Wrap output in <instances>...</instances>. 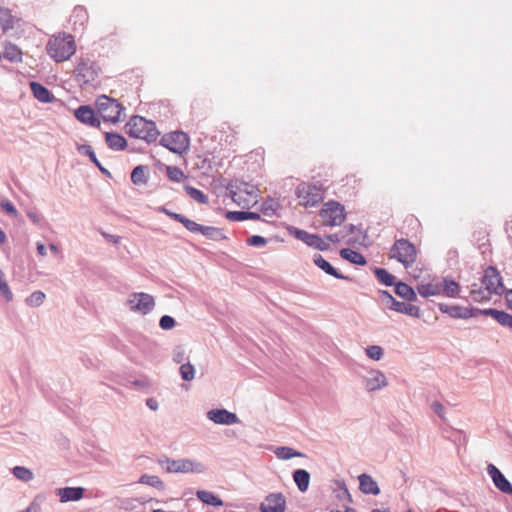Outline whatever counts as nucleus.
<instances>
[{
    "mask_svg": "<svg viewBox=\"0 0 512 512\" xmlns=\"http://www.w3.org/2000/svg\"><path fill=\"white\" fill-rule=\"evenodd\" d=\"M340 256L344 259L349 261L350 263L356 264V265H365L366 259L365 257L350 248H343L340 250Z\"/></svg>",
    "mask_w": 512,
    "mask_h": 512,
    "instance_id": "nucleus-31",
    "label": "nucleus"
},
{
    "mask_svg": "<svg viewBox=\"0 0 512 512\" xmlns=\"http://www.w3.org/2000/svg\"><path fill=\"white\" fill-rule=\"evenodd\" d=\"M167 176L174 182H181L185 178L184 172L175 166H167Z\"/></svg>",
    "mask_w": 512,
    "mask_h": 512,
    "instance_id": "nucleus-49",
    "label": "nucleus"
},
{
    "mask_svg": "<svg viewBox=\"0 0 512 512\" xmlns=\"http://www.w3.org/2000/svg\"><path fill=\"white\" fill-rule=\"evenodd\" d=\"M280 207L279 203L273 199L267 200L262 204V212L265 215H271L276 212V210Z\"/></svg>",
    "mask_w": 512,
    "mask_h": 512,
    "instance_id": "nucleus-52",
    "label": "nucleus"
},
{
    "mask_svg": "<svg viewBox=\"0 0 512 512\" xmlns=\"http://www.w3.org/2000/svg\"><path fill=\"white\" fill-rule=\"evenodd\" d=\"M103 236L109 240L110 242H113L115 244H117L120 240V237L119 236H116V235H110V234H107V233H103Z\"/></svg>",
    "mask_w": 512,
    "mask_h": 512,
    "instance_id": "nucleus-62",
    "label": "nucleus"
},
{
    "mask_svg": "<svg viewBox=\"0 0 512 512\" xmlns=\"http://www.w3.org/2000/svg\"><path fill=\"white\" fill-rule=\"evenodd\" d=\"M87 20L88 14L86 9L81 6L75 7L70 17V21L73 23V25H79L80 27H83Z\"/></svg>",
    "mask_w": 512,
    "mask_h": 512,
    "instance_id": "nucleus-39",
    "label": "nucleus"
},
{
    "mask_svg": "<svg viewBox=\"0 0 512 512\" xmlns=\"http://www.w3.org/2000/svg\"><path fill=\"white\" fill-rule=\"evenodd\" d=\"M2 58L12 62L17 63L22 60V52L18 48L17 45L7 42L4 44L3 52L1 54Z\"/></svg>",
    "mask_w": 512,
    "mask_h": 512,
    "instance_id": "nucleus-27",
    "label": "nucleus"
},
{
    "mask_svg": "<svg viewBox=\"0 0 512 512\" xmlns=\"http://www.w3.org/2000/svg\"><path fill=\"white\" fill-rule=\"evenodd\" d=\"M46 299V295L42 291H34L31 293L26 299L25 303L29 307H39L41 306Z\"/></svg>",
    "mask_w": 512,
    "mask_h": 512,
    "instance_id": "nucleus-44",
    "label": "nucleus"
},
{
    "mask_svg": "<svg viewBox=\"0 0 512 512\" xmlns=\"http://www.w3.org/2000/svg\"><path fill=\"white\" fill-rule=\"evenodd\" d=\"M77 120L91 127H100V120L97 118L95 111L87 105H82L75 110L74 113Z\"/></svg>",
    "mask_w": 512,
    "mask_h": 512,
    "instance_id": "nucleus-18",
    "label": "nucleus"
},
{
    "mask_svg": "<svg viewBox=\"0 0 512 512\" xmlns=\"http://www.w3.org/2000/svg\"><path fill=\"white\" fill-rule=\"evenodd\" d=\"M293 480L301 492H306L310 483V474L305 469H297L293 472Z\"/></svg>",
    "mask_w": 512,
    "mask_h": 512,
    "instance_id": "nucleus-28",
    "label": "nucleus"
},
{
    "mask_svg": "<svg viewBox=\"0 0 512 512\" xmlns=\"http://www.w3.org/2000/svg\"><path fill=\"white\" fill-rule=\"evenodd\" d=\"M0 28L5 32L14 28V17L8 8L0 6Z\"/></svg>",
    "mask_w": 512,
    "mask_h": 512,
    "instance_id": "nucleus-37",
    "label": "nucleus"
},
{
    "mask_svg": "<svg viewBox=\"0 0 512 512\" xmlns=\"http://www.w3.org/2000/svg\"><path fill=\"white\" fill-rule=\"evenodd\" d=\"M0 293L3 295V297L6 299L7 302H10L13 300V293L10 290V287L6 280L0 283Z\"/></svg>",
    "mask_w": 512,
    "mask_h": 512,
    "instance_id": "nucleus-55",
    "label": "nucleus"
},
{
    "mask_svg": "<svg viewBox=\"0 0 512 512\" xmlns=\"http://www.w3.org/2000/svg\"><path fill=\"white\" fill-rule=\"evenodd\" d=\"M328 244L319 236L318 241H316L314 248L324 251L328 249Z\"/></svg>",
    "mask_w": 512,
    "mask_h": 512,
    "instance_id": "nucleus-59",
    "label": "nucleus"
},
{
    "mask_svg": "<svg viewBox=\"0 0 512 512\" xmlns=\"http://www.w3.org/2000/svg\"><path fill=\"white\" fill-rule=\"evenodd\" d=\"M185 359V350L182 346H176L173 350V360L176 363H182Z\"/></svg>",
    "mask_w": 512,
    "mask_h": 512,
    "instance_id": "nucleus-56",
    "label": "nucleus"
},
{
    "mask_svg": "<svg viewBox=\"0 0 512 512\" xmlns=\"http://www.w3.org/2000/svg\"><path fill=\"white\" fill-rule=\"evenodd\" d=\"M184 188L187 194L198 203L206 204L208 202V197L201 190L189 185H186Z\"/></svg>",
    "mask_w": 512,
    "mask_h": 512,
    "instance_id": "nucleus-45",
    "label": "nucleus"
},
{
    "mask_svg": "<svg viewBox=\"0 0 512 512\" xmlns=\"http://www.w3.org/2000/svg\"><path fill=\"white\" fill-rule=\"evenodd\" d=\"M320 217L326 226H340L346 218L344 206L336 201L325 203L320 210Z\"/></svg>",
    "mask_w": 512,
    "mask_h": 512,
    "instance_id": "nucleus-9",
    "label": "nucleus"
},
{
    "mask_svg": "<svg viewBox=\"0 0 512 512\" xmlns=\"http://www.w3.org/2000/svg\"><path fill=\"white\" fill-rule=\"evenodd\" d=\"M381 297L387 308L390 310L409 315L411 317H420V308L418 306L397 301L388 291H380Z\"/></svg>",
    "mask_w": 512,
    "mask_h": 512,
    "instance_id": "nucleus-12",
    "label": "nucleus"
},
{
    "mask_svg": "<svg viewBox=\"0 0 512 512\" xmlns=\"http://www.w3.org/2000/svg\"><path fill=\"white\" fill-rule=\"evenodd\" d=\"M295 195L299 200V204L304 207H315L324 198V193L320 186L306 182H302L296 187Z\"/></svg>",
    "mask_w": 512,
    "mask_h": 512,
    "instance_id": "nucleus-6",
    "label": "nucleus"
},
{
    "mask_svg": "<svg viewBox=\"0 0 512 512\" xmlns=\"http://www.w3.org/2000/svg\"><path fill=\"white\" fill-rule=\"evenodd\" d=\"M395 293L406 301H415L417 295L414 289L404 282H396Z\"/></svg>",
    "mask_w": 512,
    "mask_h": 512,
    "instance_id": "nucleus-30",
    "label": "nucleus"
},
{
    "mask_svg": "<svg viewBox=\"0 0 512 512\" xmlns=\"http://www.w3.org/2000/svg\"><path fill=\"white\" fill-rule=\"evenodd\" d=\"M1 208L9 215L16 216L17 210L15 206L9 200H3L1 202Z\"/></svg>",
    "mask_w": 512,
    "mask_h": 512,
    "instance_id": "nucleus-57",
    "label": "nucleus"
},
{
    "mask_svg": "<svg viewBox=\"0 0 512 512\" xmlns=\"http://www.w3.org/2000/svg\"><path fill=\"white\" fill-rule=\"evenodd\" d=\"M146 405L151 409V410H157L158 408V404H157V401L153 398H149L147 399L146 401Z\"/></svg>",
    "mask_w": 512,
    "mask_h": 512,
    "instance_id": "nucleus-61",
    "label": "nucleus"
},
{
    "mask_svg": "<svg viewBox=\"0 0 512 512\" xmlns=\"http://www.w3.org/2000/svg\"><path fill=\"white\" fill-rule=\"evenodd\" d=\"M99 66L90 59L81 58L75 68V79L81 87L95 82L99 76Z\"/></svg>",
    "mask_w": 512,
    "mask_h": 512,
    "instance_id": "nucleus-8",
    "label": "nucleus"
},
{
    "mask_svg": "<svg viewBox=\"0 0 512 512\" xmlns=\"http://www.w3.org/2000/svg\"><path fill=\"white\" fill-rule=\"evenodd\" d=\"M486 470L493 484L499 491L507 495H512V484L494 464H488Z\"/></svg>",
    "mask_w": 512,
    "mask_h": 512,
    "instance_id": "nucleus-14",
    "label": "nucleus"
},
{
    "mask_svg": "<svg viewBox=\"0 0 512 512\" xmlns=\"http://www.w3.org/2000/svg\"><path fill=\"white\" fill-rule=\"evenodd\" d=\"M314 264L323 270L326 274L331 275L337 279L349 280L348 276L339 273L327 260L320 254H315L313 258Z\"/></svg>",
    "mask_w": 512,
    "mask_h": 512,
    "instance_id": "nucleus-23",
    "label": "nucleus"
},
{
    "mask_svg": "<svg viewBox=\"0 0 512 512\" xmlns=\"http://www.w3.org/2000/svg\"><path fill=\"white\" fill-rule=\"evenodd\" d=\"M127 304L131 311L146 315L154 309L155 300L148 293L136 292L129 296Z\"/></svg>",
    "mask_w": 512,
    "mask_h": 512,
    "instance_id": "nucleus-11",
    "label": "nucleus"
},
{
    "mask_svg": "<svg viewBox=\"0 0 512 512\" xmlns=\"http://www.w3.org/2000/svg\"><path fill=\"white\" fill-rule=\"evenodd\" d=\"M12 474L15 478L23 482H30L34 478L33 472L24 466H15L12 469Z\"/></svg>",
    "mask_w": 512,
    "mask_h": 512,
    "instance_id": "nucleus-43",
    "label": "nucleus"
},
{
    "mask_svg": "<svg viewBox=\"0 0 512 512\" xmlns=\"http://www.w3.org/2000/svg\"><path fill=\"white\" fill-rule=\"evenodd\" d=\"M139 483L149 485L158 490H163L165 487L163 481L156 475L143 474L139 479Z\"/></svg>",
    "mask_w": 512,
    "mask_h": 512,
    "instance_id": "nucleus-42",
    "label": "nucleus"
},
{
    "mask_svg": "<svg viewBox=\"0 0 512 512\" xmlns=\"http://www.w3.org/2000/svg\"><path fill=\"white\" fill-rule=\"evenodd\" d=\"M359 489L364 494L378 495L380 493L377 482L368 474L359 475Z\"/></svg>",
    "mask_w": 512,
    "mask_h": 512,
    "instance_id": "nucleus-21",
    "label": "nucleus"
},
{
    "mask_svg": "<svg viewBox=\"0 0 512 512\" xmlns=\"http://www.w3.org/2000/svg\"><path fill=\"white\" fill-rule=\"evenodd\" d=\"M365 352H366V355L372 359V360H375V361H379L382 359L383 355H384V350L381 346H378V345H371V346H368L366 349H365Z\"/></svg>",
    "mask_w": 512,
    "mask_h": 512,
    "instance_id": "nucleus-48",
    "label": "nucleus"
},
{
    "mask_svg": "<svg viewBox=\"0 0 512 512\" xmlns=\"http://www.w3.org/2000/svg\"><path fill=\"white\" fill-rule=\"evenodd\" d=\"M327 240L332 242V243H337L339 242V236L338 234H329L326 236Z\"/></svg>",
    "mask_w": 512,
    "mask_h": 512,
    "instance_id": "nucleus-64",
    "label": "nucleus"
},
{
    "mask_svg": "<svg viewBox=\"0 0 512 512\" xmlns=\"http://www.w3.org/2000/svg\"><path fill=\"white\" fill-rule=\"evenodd\" d=\"M490 311H498V310L494 309V308L478 309V308H468V307H466L465 312H467V315L465 316V319H468V318H471V317H476L479 314L491 317V314L488 313Z\"/></svg>",
    "mask_w": 512,
    "mask_h": 512,
    "instance_id": "nucleus-51",
    "label": "nucleus"
},
{
    "mask_svg": "<svg viewBox=\"0 0 512 512\" xmlns=\"http://www.w3.org/2000/svg\"><path fill=\"white\" fill-rule=\"evenodd\" d=\"M491 292L482 283L470 285V297L474 302H487L491 299Z\"/></svg>",
    "mask_w": 512,
    "mask_h": 512,
    "instance_id": "nucleus-24",
    "label": "nucleus"
},
{
    "mask_svg": "<svg viewBox=\"0 0 512 512\" xmlns=\"http://www.w3.org/2000/svg\"><path fill=\"white\" fill-rule=\"evenodd\" d=\"M105 141L108 147L115 151H122L127 146L126 139L119 133L106 132Z\"/></svg>",
    "mask_w": 512,
    "mask_h": 512,
    "instance_id": "nucleus-26",
    "label": "nucleus"
},
{
    "mask_svg": "<svg viewBox=\"0 0 512 512\" xmlns=\"http://www.w3.org/2000/svg\"><path fill=\"white\" fill-rule=\"evenodd\" d=\"M482 284L491 292V294L502 295L504 293V285L498 270L493 266H488L483 275Z\"/></svg>",
    "mask_w": 512,
    "mask_h": 512,
    "instance_id": "nucleus-13",
    "label": "nucleus"
},
{
    "mask_svg": "<svg viewBox=\"0 0 512 512\" xmlns=\"http://www.w3.org/2000/svg\"><path fill=\"white\" fill-rule=\"evenodd\" d=\"M440 283V294L449 298H457L460 293V285L451 277H445Z\"/></svg>",
    "mask_w": 512,
    "mask_h": 512,
    "instance_id": "nucleus-22",
    "label": "nucleus"
},
{
    "mask_svg": "<svg viewBox=\"0 0 512 512\" xmlns=\"http://www.w3.org/2000/svg\"><path fill=\"white\" fill-rule=\"evenodd\" d=\"M229 192L233 202L242 208L253 207L258 202V189L252 184L241 182L236 190L230 188Z\"/></svg>",
    "mask_w": 512,
    "mask_h": 512,
    "instance_id": "nucleus-5",
    "label": "nucleus"
},
{
    "mask_svg": "<svg viewBox=\"0 0 512 512\" xmlns=\"http://www.w3.org/2000/svg\"><path fill=\"white\" fill-rule=\"evenodd\" d=\"M274 454L278 459L289 460L294 457H305V454L294 450L288 446H280L274 450Z\"/></svg>",
    "mask_w": 512,
    "mask_h": 512,
    "instance_id": "nucleus-34",
    "label": "nucleus"
},
{
    "mask_svg": "<svg viewBox=\"0 0 512 512\" xmlns=\"http://www.w3.org/2000/svg\"><path fill=\"white\" fill-rule=\"evenodd\" d=\"M438 308L442 313L448 314L450 317L455 319H465V316L467 315V312H465L466 307L458 305L440 303Z\"/></svg>",
    "mask_w": 512,
    "mask_h": 512,
    "instance_id": "nucleus-29",
    "label": "nucleus"
},
{
    "mask_svg": "<svg viewBox=\"0 0 512 512\" xmlns=\"http://www.w3.org/2000/svg\"><path fill=\"white\" fill-rule=\"evenodd\" d=\"M226 218L230 221L259 220L260 215L249 211H228Z\"/></svg>",
    "mask_w": 512,
    "mask_h": 512,
    "instance_id": "nucleus-32",
    "label": "nucleus"
},
{
    "mask_svg": "<svg viewBox=\"0 0 512 512\" xmlns=\"http://www.w3.org/2000/svg\"><path fill=\"white\" fill-rule=\"evenodd\" d=\"M168 216L174 219L175 221L181 223L188 231H190L191 227H193L194 221L190 220L189 218L185 217L182 214L171 212L168 213Z\"/></svg>",
    "mask_w": 512,
    "mask_h": 512,
    "instance_id": "nucleus-50",
    "label": "nucleus"
},
{
    "mask_svg": "<svg viewBox=\"0 0 512 512\" xmlns=\"http://www.w3.org/2000/svg\"><path fill=\"white\" fill-rule=\"evenodd\" d=\"M77 150L80 154L88 156L91 162H93L97 167H100V162L97 159L96 154L90 145H77Z\"/></svg>",
    "mask_w": 512,
    "mask_h": 512,
    "instance_id": "nucleus-46",
    "label": "nucleus"
},
{
    "mask_svg": "<svg viewBox=\"0 0 512 512\" xmlns=\"http://www.w3.org/2000/svg\"><path fill=\"white\" fill-rule=\"evenodd\" d=\"M160 465L168 473H197L201 474L206 471V466L193 459H170L161 460Z\"/></svg>",
    "mask_w": 512,
    "mask_h": 512,
    "instance_id": "nucleus-3",
    "label": "nucleus"
},
{
    "mask_svg": "<svg viewBox=\"0 0 512 512\" xmlns=\"http://www.w3.org/2000/svg\"><path fill=\"white\" fill-rule=\"evenodd\" d=\"M125 128L130 137L144 140L147 143L154 142L160 135L155 122L138 115L131 117Z\"/></svg>",
    "mask_w": 512,
    "mask_h": 512,
    "instance_id": "nucleus-2",
    "label": "nucleus"
},
{
    "mask_svg": "<svg viewBox=\"0 0 512 512\" xmlns=\"http://www.w3.org/2000/svg\"><path fill=\"white\" fill-rule=\"evenodd\" d=\"M417 291L424 298L441 295L440 283H422L417 286Z\"/></svg>",
    "mask_w": 512,
    "mask_h": 512,
    "instance_id": "nucleus-33",
    "label": "nucleus"
},
{
    "mask_svg": "<svg viewBox=\"0 0 512 512\" xmlns=\"http://www.w3.org/2000/svg\"><path fill=\"white\" fill-rule=\"evenodd\" d=\"M291 234L295 236L296 239L301 240L305 244H307L310 247L315 246L316 241H318V235L316 234H310L304 230L293 228V231H290Z\"/></svg>",
    "mask_w": 512,
    "mask_h": 512,
    "instance_id": "nucleus-36",
    "label": "nucleus"
},
{
    "mask_svg": "<svg viewBox=\"0 0 512 512\" xmlns=\"http://www.w3.org/2000/svg\"><path fill=\"white\" fill-rule=\"evenodd\" d=\"M363 381L365 389L368 392L380 390L388 385V380L385 374L382 371L376 369L368 371Z\"/></svg>",
    "mask_w": 512,
    "mask_h": 512,
    "instance_id": "nucleus-16",
    "label": "nucleus"
},
{
    "mask_svg": "<svg viewBox=\"0 0 512 512\" xmlns=\"http://www.w3.org/2000/svg\"><path fill=\"white\" fill-rule=\"evenodd\" d=\"M47 54L56 62H63L71 58L76 51L74 37L70 34L60 33L52 36L46 45Z\"/></svg>",
    "mask_w": 512,
    "mask_h": 512,
    "instance_id": "nucleus-1",
    "label": "nucleus"
},
{
    "mask_svg": "<svg viewBox=\"0 0 512 512\" xmlns=\"http://www.w3.org/2000/svg\"><path fill=\"white\" fill-rule=\"evenodd\" d=\"M373 273L376 279L385 286H392L396 284L395 276L384 268L377 267L373 270Z\"/></svg>",
    "mask_w": 512,
    "mask_h": 512,
    "instance_id": "nucleus-38",
    "label": "nucleus"
},
{
    "mask_svg": "<svg viewBox=\"0 0 512 512\" xmlns=\"http://www.w3.org/2000/svg\"><path fill=\"white\" fill-rule=\"evenodd\" d=\"M131 181L135 185L147 183L146 167L142 165L136 166L131 173Z\"/></svg>",
    "mask_w": 512,
    "mask_h": 512,
    "instance_id": "nucleus-41",
    "label": "nucleus"
},
{
    "mask_svg": "<svg viewBox=\"0 0 512 512\" xmlns=\"http://www.w3.org/2000/svg\"><path fill=\"white\" fill-rule=\"evenodd\" d=\"M179 371L182 379L185 381H191L195 377V368L190 362L182 364Z\"/></svg>",
    "mask_w": 512,
    "mask_h": 512,
    "instance_id": "nucleus-47",
    "label": "nucleus"
},
{
    "mask_svg": "<svg viewBox=\"0 0 512 512\" xmlns=\"http://www.w3.org/2000/svg\"><path fill=\"white\" fill-rule=\"evenodd\" d=\"M207 418L220 425H233L240 422L238 416L223 408L212 409L207 412Z\"/></svg>",
    "mask_w": 512,
    "mask_h": 512,
    "instance_id": "nucleus-17",
    "label": "nucleus"
},
{
    "mask_svg": "<svg viewBox=\"0 0 512 512\" xmlns=\"http://www.w3.org/2000/svg\"><path fill=\"white\" fill-rule=\"evenodd\" d=\"M196 496L203 503L211 505V506H222L223 501L216 496L214 493L206 490H198L196 492Z\"/></svg>",
    "mask_w": 512,
    "mask_h": 512,
    "instance_id": "nucleus-35",
    "label": "nucleus"
},
{
    "mask_svg": "<svg viewBox=\"0 0 512 512\" xmlns=\"http://www.w3.org/2000/svg\"><path fill=\"white\" fill-rule=\"evenodd\" d=\"M36 249L39 256L45 257L47 255V249L43 243L37 242Z\"/></svg>",
    "mask_w": 512,
    "mask_h": 512,
    "instance_id": "nucleus-60",
    "label": "nucleus"
},
{
    "mask_svg": "<svg viewBox=\"0 0 512 512\" xmlns=\"http://www.w3.org/2000/svg\"><path fill=\"white\" fill-rule=\"evenodd\" d=\"M175 320L169 315H164L160 318L159 326L163 330H170L175 326Z\"/></svg>",
    "mask_w": 512,
    "mask_h": 512,
    "instance_id": "nucleus-53",
    "label": "nucleus"
},
{
    "mask_svg": "<svg viewBox=\"0 0 512 512\" xmlns=\"http://www.w3.org/2000/svg\"><path fill=\"white\" fill-rule=\"evenodd\" d=\"M431 409L433 410V412L435 414H437L440 418H443V413H444V406L438 402V401H434L432 404H431Z\"/></svg>",
    "mask_w": 512,
    "mask_h": 512,
    "instance_id": "nucleus-58",
    "label": "nucleus"
},
{
    "mask_svg": "<svg viewBox=\"0 0 512 512\" xmlns=\"http://www.w3.org/2000/svg\"><path fill=\"white\" fill-rule=\"evenodd\" d=\"M505 299L508 303L509 308L512 310V289L506 291Z\"/></svg>",
    "mask_w": 512,
    "mask_h": 512,
    "instance_id": "nucleus-63",
    "label": "nucleus"
},
{
    "mask_svg": "<svg viewBox=\"0 0 512 512\" xmlns=\"http://www.w3.org/2000/svg\"><path fill=\"white\" fill-rule=\"evenodd\" d=\"M491 317L496 320L500 325L512 329V315L505 311H490Z\"/></svg>",
    "mask_w": 512,
    "mask_h": 512,
    "instance_id": "nucleus-40",
    "label": "nucleus"
},
{
    "mask_svg": "<svg viewBox=\"0 0 512 512\" xmlns=\"http://www.w3.org/2000/svg\"><path fill=\"white\" fill-rule=\"evenodd\" d=\"M286 499L282 493H270L260 504L261 512H284Z\"/></svg>",
    "mask_w": 512,
    "mask_h": 512,
    "instance_id": "nucleus-15",
    "label": "nucleus"
},
{
    "mask_svg": "<svg viewBox=\"0 0 512 512\" xmlns=\"http://www.w3.org/2000/svg\"><path fill=\"white\" fill-rule=\"evenodd\" d=\"M31 91L34 97L42 103H51L54 100V95L42 84L38 82L30 83Z\"/></svg>",
    "mask_w": 512,
    "mask_h": 512,
    "instance_id": "nucleus-25",
    "label": "nucleus"
},
{
    "mask_svg": "<svg viewBox=\"0 0 512 512\" xmlns=\"http://www.w3.org/2000/svg\"><path fill=\"white\" fill-rule=\"evenodd\" d=\"M160 144L171 152L182 154L189 147V138L186 133L175 131L164 134L160 139Z\"/></svg>",
    "mask_w": 512,
    "mask_h": 512,
    "instance_id": "nucleus-10",
    "label": "nucleus"
},
{
    "mask_svg": "<svg viewBox=\"0 0 512 512\" xmlns=\"http://www.w3.org/2000/svg\"><path fill=\"white\" fill-rule=\"evenodd\" d=\"M190 232L200 233L203 236H205L207 239H210L213 241H221V240L226 239V236L223 233L222 229L213 227V226H204V225L196 223L195 221L193 223V227H191Z\"/></svg>",
    "mask_w": 512,
    "mask_h": 512,
    "instance_id": "nucleus-19",
    "label": "nucleus"
},
{
    "mask_svg": "<svg viewBox=\"0 0 512 512\" xmlns=\"http://www.w3.org/2000/svg\"><path fill=\"white\" fill-rule=\"evenodd\" d=\"M96 107L104 121L116 123L120 120L123 107L116 99L101 95L96 100Z\"/></svg>",
    "mask_w": 512,
    "mask_h": 512,
    "instance_id": "nucleus-7",
    "label": "nucleus"
},
{
    "mask_svg": "<svg viewBox=\"0 0 512 512\" xmlns=\"http://www.w3.org/2000/svg\"><path fill=\"white\" fill-rule=\"evenodd\" d=\"M417 250L408 239H398L390 249V258L396 259L405 268H410L416 261Z\"/></svg>",
    "mask_w": 512,
    "mask_h": 512,
    "instance_id": "nucleus-4",
    "label": "nucleus"
},
{
    "mask_svg": "<svg viewBox=\"0 0 512 512\" xmlns=\"http://www.w3.org/2000/svg\"><path fill=\"white\" fill-rule=\"evenodd\" d=\"M267 243V239L260 235H253L247 239V244L249 246L259 247L264 246Z\"/></svg>",
    "mask_w": 512,
    "mask_h": 512,
    "instance_id": "nucleus-54",
    "label": "nucleus"
},
{
    "mask_svg": "<svg viewBox=\"0 0 512 512\" xmlns=\"http://www.w3.org/2000/svg\"><path fill=\"white\" fill-rule=\"evenodd\" d=\"M82 487H64L56 489V495L59 496L60 502L78 501L84 495Z\"/></svg>",
    "mask_w": 512,
    "mask_h": 512,
    "instance_id": "nucleus-20",
    "label": "nucleus"
}]
</instances>
